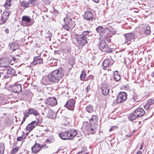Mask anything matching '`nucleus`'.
Returning <instances> with one entry per match:
<instances>
[{"label":"nucleus","mask_w":154,"mask_h":154,"mask_svg":"<svg viewBox=\"0 0 154 154\" xmlns=\"http://www.w3.org/2000/svg\"><path fill=\"white\" fill-rule=\"evenodd\" d=\"M96 30L100 34V38L102 39L100 45V49L102 51H106L105 45L106 42L105 40L106 38V29H104L101 26H99L96 28Z\"/></svg>","instance_id":"f257e3e1"},{"label":"nucleus","mask_w":154,"mask_h":154,"mask_svg":"<svg viewBox=\"0 0 154 154\" xmlns=\"http://www.w3.org/2000/svg\"><path fill=\"white\" fill-rule=\"evenodd\" d=\"M64 71L62 68H60L53 71L49 74L50 82L53 83H57L60 82L63 75Z\"/></svg>","instance_id":"f03ea898"},{"label":"nucleus","mask_w":154,"mask_h":154,"mask_svg":"<svg viewBox=\"0 0 154 154\" xmlns=\"http://www.w3.org/2000/svg\"><path fill=\"white\" fill-rule=\"evenodd\" d=\"M89 33L88 31H84L82 34H77L75 36V38L77 42V46L79 47H82L87 42V36L88 35Z\"/></svg>","instance_id":"7ed1b4c3"},{"label":"nucleus","mask_w":154,"mask_h":154,"mask_svg":"<svg viewBox=\"0 0 154 154\" xmlns=\"http://www.w3.org/2000/svg\"><path fill=\"white\" fill-rule=\"evenodd\" d=\"M145 113L144 110L143 108H140L130 113L128 116V118L129 120L132 122L136 119L143 116Z\"/></svg>","instance_id":"20e7f679"},{"label":"nucleus","mask_w":154,"mask_h":154,"mask_svg":"<svg viewBox=\"0 0 154 154\" xmlns=\"http://www.w3.org/2000/svg\"><path fill=\"white\" fill-rule=\"evenodd\" d=\"M97 116L96 115H92L91 118L90 122L91 123V127L90 128V130L92 131V134L95 133L96 129L98 126V125L96 123L97 121Z\"/></svg>","instance_id":"39448f33"},{"label":"nucleus","mask_w":154,"mask_h":154,"mask_svg":"<svg viewBox=\"0 0 154 154\" xmlns=\"http://www.w3.org/2000/svg\"><path fill=\"white\" fill-rule=\"evenodd\" d=\"M36 121H34L29 124L26 127V129L29 131H31L37 125L41 124L42 122L43 119L42 117L38 116L36 117Z\"/></svg>","instance_id":"423d86ee"},{"label":"nucleus","mask_w":154,"mask_h":154,"mask_svg":"<svg viewBox=\"0 0 154 154\" xmlns=\"http://www.w3.org/2000/svg\"><path fill=\"white\" fill-rule=\"evenodd\" d=\"M127 94L124 92H120L117 97L116 102L119 103L125 101L127 98Z\"/></svg>","instance_id":"0eeeda50"},{"label":"nucleus","mask_w":154,"mask_h":154,"mask_svg":"<svg viewBox=\"0 0 154 154\" xmlns=\"http://www.w3.org/2000/svg\"><path fill=\"white\" fill-rule=\"evenodd\" d=\"M45 147V148L48 147V146H46L45 144L41 145L39 143H36V141H35V144L32 147V151L33 153H36L40 151L42 148Z\"/></svg>","instance_id":"6e6552de"},{"label":"nucleus","mask_w":154,"mask_h":154,"mask_svg":"<svg viewBox=\"0 0 154 154\" xmlns=\"http://www.w3.org/2000/svg\"><path fill=\"white\" fill-rule=\"evenodd\" d=\"M4 70H6V73L7 74V75H5L4 76V77L5 79L9 78L11 76H14L15 75V70L9 65L6 67V68Z\"/></svg>","instance_id":"1a4fd4ad"},{"label":"nucleus","mask_w":154,"mask_h":154,"mask_svg":"<svg viewBox=\"0 0 154 154\" xmlns=\"http://www.w3.org/2000/svg\"><path fill=\"white\" fill-rule=\"evenodd\" d=\"M75 103V100L74 99H71L68 100L65 105V106L70 110H73Z\"/></svg>","instance_id":"9d476101"},{"label":"nucleus","mask_w":154,"mask_h":154,"mask_svg":"<svg viewBox=\"0 0 154 154\" xmlns=\"http://www.w3.org/2000/svg\"><path fill=\"white\" fill-rule=\"evenodd\" d=\"M134 36V34L132 32L128 33L125 34L124 37L125 39V44L130 41L132 40Z\"/></svg>","instance_id":"9b49d317"},{"label":"nucleus","mask_w":154,"mask_h":154,"mask_svg":"<svg viewBox=\"0 0 154 154\" xmlns=\"http://www.w3.org/2000/svg\"><path fill=\"white\" fill-rule=\"evenodd\" d=\"M9 14L8 12H4L2 15L0 19V24L5 23L8 18Z\"/></svg>","instance_id":"f8f14e48"},{"label":"nucleus","mask_w":154,"mask_h":154,"mask_svg":"<svg viewBox=\"0 0 154 154\" xmlns=\"http://www.w3.org/2000/svg\"><path fill=\"white\" fill-rule=\"evenodd\" d=\"M46 103L48 105L52 106H55L57 103L56 99L54 97L48 98Z\"/></svg>","instance_id":"ddd939ff"},{"label":"nucleus","mask_w":154,"mask_h":154,"mask_svg":"<svg viewBox=\"0 0 154 154\" xmlns=\"http://www.w3.org/2000/svg\"><path fill=\"white\" fill-rule=\"evenodd\" d=\"M11 91L15 93L20 92L22 90L21 86L19 85H13L11 86Z\"/></svg>","instance_id":"4468645a"},{"label":"nucleus","mask_w":154,"mask_h":154,"mask_svg":"<svg viewBox=\"0 0 154 154\" xmlns=\"http://www.w3.org/2000/svg\"><path fill=\"white\" fill-rule=\"evenodd\" d=\"M60 137L63 140L70 139L69 136V131L61 132L59 135Z\"/></svg>","instance_id":"2eb2a0df"},{"label":"nucleus","mask_w":154,"mask_h":154,"mask_svg":"<svg viewBox=\"0 0 154 154\" xmlns=\"http://www.w3.org/2000/svg\"><path fill=\"white\" fill-rule=\"evenodd\" d=\"M8 66L7 60L5 59H0V69H1L4 70Z\"/></svg>","instance_id":"dca6fc26"},{"label":"nucleus","mask_w":154,"mask_h":154,"mask_svg":"<svg viewBox=\"0 0 154 154\" xmlns=\"http://www.w3.org/2000/svg\"><path fill=\"white\" fill-rule=\"evenodd\" d=\"M84 17V19L92 21L93 17L92 14L91 12L88 11L85 13Z\"/></svg>","instance_id":"f3484780"},{"label":"nucleus","mask_w":154,"mask_h":154,"mask_svg":"<svg viewBox=\"0 0 154 154\" xmlns=\"http://www.w3.org/2000/svg\"><path fill=\"white\" fill-rule=\"evenodd\" d=\"M9 46L10 47L11 50L13 51H14L19 48V45L15 43H9Z\"/></svg>","instance_id":"a211bd4d"},{"label":"nucleus","mask_w":154,"mask_h":154,"mask_svg":"<svg viewBox=\"0 0 154 154\" xmlns=\"http://www.w3.org/2000/svg\"><path fill=\"white\" fill-rule=\"evenodd\" d=\"M56 116V114L54 111L49 110L47 115V117L51 119H53L55 118Z\"/></svg>","instance_id":"6ab92c4d"},{"label":"nucleus","mask_w":154,"mask_h":154,"mask_svg":"<svg viewBox=\"0 0 154 154\" xmlns=\"http://www.w3.org/2000/svg\"><path fill=\"white\" fill-rule=\"evenodd\" d=\"M22 20L24 23H26V24L25 26H29L30 25L29 23L31 20L29 17L27 16H23L22 17Z\"/></svg>","instance_id":"aec40b11"},{"label":"nucleus","mask_w":154,"mask_h":154,"mask_svg":"<svg viewBox=\"0 0 154 154\" xmlns=\"http://www.w3.org/2000/svg\"><path fill=\"white\" fill-rule=\"evenodd\" d=\"M49 82H50L49 74L47 76H44L43 77L42 81V84L46 85L48 84Z\"/></svg>","instance_id":"412c9836"},{"label":"nucleus","mask_w":154,"mask_h":154,"mask_svg":"<svg viewBox=\"0 0 154 154\" xmlns=\"http://www.w3.org/2000/svg\"><path fill=\"white\" fill-rule=\"evenodd\" d=\"M68 131H69V136L70 139L76 136L77 134V131L76 130L72 129Z\"/></svg>","instance_id":"4be33fe9"},{"label":"nucleus","mask_w":154,"mask_h":154,"mask_svg":"<svg viewBox=\"0 0 154 154\" xmlns=\"http://www.w3.org/2000/svg\"><path fill=\"white\" fill-rule=\"evenodd\" d=\"M118 73V72L117 71H115L113 73L114 79L116 81H118L120 79V76Z\"/></svg>","instance_id":"5701e85b"},{"label":"nucleus","mask_w":154,"mask_h":154,"mask_svg":"<svg viewBox=\"0 0 154 154\" xmlns=\"http://www.w3.org/2000/svg\"><path fill=\"white\" fill-rule=\"evenodd\" d=\"M150 33V27L149 26L147 25L144 29V33L145 35H149Z\"/></svg>","instance_id":"b1692460"},{"label":"nucleus","mask_w":154,"mask_h":154,"mask_svg":"<svg viewBox=\"0 0 154 154\" xmlns=\"http://www.w3.org/2000/svg\"><path fill=\"white\" fill-rule=\"evenodd\" d=\"M132 97L131 98H129L127 101V103L128 104V106H133L136 103Z\"/></svg>","instance_id":"393cba45"},{"label":"nucleus","mask_w":154,"mask_h":154,"mask_svg":"<svg viewBox=\"0 0 154 154\" xmlns=\"http://www.w3.org/2000/svg\"><path fill=\"white\" fill-rule=\"evenodd\" d=\"M71 20L72 19L70 17H66L63 19L64 23L66 24H70V22Z\"/></svg>","instance_id":"a878e982"},{"label":"nucleus","mask_w":154,"mask_h":154,"mask_svg":"<svg viewBox=\"0 0 154 154\" xmlns=\"http://www.w3.org/2000/svg\"><path fill=\"white\" fill-rule=\"evenodd\" d=\"M37 0H30L28 2L29 6L32 7L36 5Z\"/></svg>","instance_id":"bb28decb"},{"label":"nucleus","mask_w":154,"mask_h":154,"mask_svg":"<svg viewBox=\"0 0 154 154\" xmlns=\"http://www.w3.org/2000/svg\"><path fill=\"white\" fill-rule=\"evenodd\" d=\"M86 110L89 113H91L94 111V109L92 106L89 105L86 108Z\"/></svg>","instance_id":"cd10ccee"},{"label":"nucleus","mask_w":154,"mask_h":154,"mask_svg":"<svg viewBox=\"0 0 154 154\" xmlns=\"http://www.w3.org/2000/svg\"><path fill=\"white\" fill-rule=\"evenodd\" d=\"M5 149L4 144L0 143V154H3Z\"/></svg>","instance_id":"c85d7f7f"},{"label":"nucleus","mask_w":154,"mask_h":154,"mask_svg":"<svg viewBox=\"0 0 154 154\" xmlns=\"http://www.w3.org/2000/svg\"><path fill=\"white\" fill-rule=\"evenodd\" d=\"M70 27H71V26H70V24H66L64 23L63 25H62L63 28L67 31L69 30L70 29Z\"/></svg>","instance_id":"c756f323"},{"label":"nucleus","mask_w":154,"mask_h":154,"mask_svg":"<svg viewBox=\"0 0 154 154\" xmlns=\"http://www.w3.org/2000/svg\"><path fill=\"white\" fill-rule=\"evenodd\" d=\"M21 6L24 8H26L29 6L28 2L25 1H23L21 3Z\"/></svg>","instance_id":"7c9ffc66"},{"label":"nucleus","mask_w":154,"mask_h":154,"mask_svg":"<svg viewBox=\"0 0 154 154\" xmlns=\"http://www.w3.org/2000/svg\"><path fill=\"white\" fill-rule=\"evenodd\" d=\"M54 141V139L53 137H51L49 138L48 139L46 140V142L48 143H53Z\"/></svg>","instance_id":"2f4dec72"},{"label":"nucleus","mask_w":154,"mask_h":154,"mask_svg":"<svg viewBox=\"0 0 154 154\" xmlns=\"http://www.w3.org/2000/svg\"><path fill=\"white\" fill-rule=\"evenodd\" d=\"M100 89L101 90L103 94L104 95H105L106 94V87L105 85L104 86H102Z\"/></svg>","instance_id":"473e14b6"},{"label":"nucleus","mask_w":154,"mask_h":154,"mask_svg":"<svg viewBox=\"0 0 154 154\" xmlns=\"http://www.w3.org/2000/svg\"><path fill=\"white\" fill-rule=\"evenodd\" d=\"M43 60L42 58L40 59L39 60L37 61L36 62V61H33V64L35 65H36L37 64H40L42 63H43Z\"/></svg>","instance_id":"72a5a7b5"},{"label":"nucleus","mask_w":154,"mask_h":154,"mask_svg":"<svg viewBox=\"0 0 154 154\" xmlns=\"http://www.w3.org/2000/svg\"><path fill=\"white\" fill-rule=\"evenodd\" d=\"M11 0H7L4 5V7H5L7 6H9L11 5Z\"/></svg>","instance_id":"f704fd0d"},{"label":"nucleus","mask_w":154,"mask_h":154,"mask_svg":"<svg viewBox=\"0 0 154 154\" xmlns=\"http://www.w3.org/2000/svg\"><path fill=\"white\" fill-rule=\"evenodd\" d=\"M86 75V72L83 71L82 72L80 76V79L81 80H83L85 78V76Z\"/></svg>","instance_id":"c9c22d12"},{"label":"nucleus","mask_w":154,"mask_h":154,"mask_svg":"<svg viewBox=\"0 0 154 154\" xmlns=\"http://www.w3.org/2000/svg\"><path fill=\"white\" fill-rule=\"evenodd\" d=\"M106 63H107L108 66H111L113 63V61L112 59H106Z\"/></svg>","instance_id":"e433bc0d"},{"label":"nucleus","mask_w":154,"mask_h":154,"mask_svg":"<svg viewBox=\"0 0 154 154\" xmlns=\"http://www.w3.org/2000/svg\"><path fill=\"white\" fill-rule=\"evenodd\" d=\"M45 35L46 38H50L52 37V35L49 31H48L45 33Z\"/></svg>","instance_id":"4c0bfd02"},{"label":"nucleus","mask_w":154,"mask_h":154,"mask_svg":"<svg viewBox=\"0 0 154 154\" xmlns=\"http://www.w3.org/2000/svg\"><path fill=\"white\" fill-rule=\"evenodd\" d=\"M34 89H36L37 91L41 92H42V89L38 86L34 85L33 86Z\"/></svg>","instance_id":"58836bf2"},{"label":"nucleus","mask_w":154,"mask_h":154,"mask_svg":"<svg viewBox=\"0 0 154 154\" xmlns=\"http://www.w3.org/2000/svg\"><path fill=\"white\" fill-rule=\"evenodd\" d=\"M19 148L18 146L14 148L11 151L12 154H14L17 152L19 150Z\"/></svg>","instance_id":"ea45409f"},{"label":"nucleus","mask_w":154,"mask_h":154,"mask_svg":"<svg viewBox=\"0 0 154 154\" xmlns=\"http://www.w3.org/2000/svg\"><path fill=\"white\" fill-rule=\"evenodd\" d=\"M132 98H133V99L134 100L135 103L139 101L138 96L137 95H133L132 97Z\"/></svg>","instance_id":"a19ab883"},{"label":"nucleus","mask_w":154,"mask_h":154,"mask_svg":"<svg viewBox=\"0 0 154 154\" xmlns=\"http://www.w3.org/2000/svg\"><path fill=\"white\" fill-rule=\"evenodd\" d=\"M26 138V136H24V137H23V136H21L18 137L17 138V140L18 141H22Z\"/></svg>","instance_id":"79ce46f5"},{"label":"nucleus","mask_w":154,"mask_h":154,"mask_svg":"<svg viewBox=\"0 0 154 154\" xmlns=\"http://www.w3.org/2000/svg\"><path fill=\"white\" fill-rule=\"evenodd\" d=\"M106 32H109V33L110 35H111V34L114 35V34H115V33H116L115 31L110 30L108 28L106 27Z\"/></svg>","instance_id":"37998d69"},{"label":"nucleus","mask_w":154,"mask_h":154,"mask_svg":"<svg viewBox=\"0 0 154 154\" xmlns=\"http://www.w3.org/2000/svg\"><path fill=\"white\" fill-rule=\"evenodd\" d=\"M41 54H40L37 57H34V61H36V62L39 60L40 59H41V58H42L41 57Z\"/></svg>","instance_id":"c03bdc74"},{"label":"nucleus","mask_w":154,"mask_h":154,"mask_svg":"<svg viewBox=\"0 0 154 154\" xmlns=\"http://www.w3.org/2000/svg\"><path fill=\"white\" fill-rule=\"evenodd\" d=\"M147 103L149 106H151L154 103V100L153 99H150L149 100Z\"/></svg>","instance_id":"a18cd8bd"},{"label":"nucleus","mask_w":154,"mask_h":154,"mask_svg":"<svg viewBox=\"0 0 154 154\" xmlns=\"http://www.w3.org/2000/svg\"><path fill=\"white\" fill-rule=\"evenodd\" d=\"M112 51V48L109 47L106 45V53H111Z\"/></svg>","instance_id":"49530a36"},{"label":"nucleus","mask_w":154,"mask_h":154,"mask_svg":"<svg viewBox=\"0 0 154 154\" xmlns=\"http://www.w3.org/2000/svg\"><path fill=\"white\" fill-rule=\"evenodd\" d=\"M28 92L27 91H24L22 93V95L23 97H25L27 96Z\"/></svg>","instance_id":"de8ad7c7"},{"label":"nucleus","mask_w":154,"mask_h":154,"mask_svg":"<svg viewBox=\"0 0 154 154\" xmlns=\"http://www.w3.org/2000/svg\"><path fill=\"white\" fill-rule=\"evenodd\" d=\"M118 129V127L116 126H112L111 128L109 129V131H112L116 129Z\"/></svg>","instance_id":"09e8293b"},{"label":"nucleus","mask_w":154,"mask_h":154,"mask_svg":"<svg viewBox=\"0 0 154 154\" xmlns=\"http://www.w3.org/2000/svg\"><path fill=\"white\" fill-rule=\"evenodd\" d=\"M35 109H34L30 108L29 110V111L30 114H33V113Z\"/></svg>","instance_id":"8fccbe9b"},{"label":"nucleus","mask_w":154,"mask_h":154,"mask_svg":"<svg viewBox=\"0 0 154 154\" xmlns=\"http://www.w3.org/2000/svg\"><path fill=\"white\" fill-rule=\"evenodd\" d=\"M30 114V113L29 112V111L28 112H26L24 114V118H25L26 119V118L27 117H28L29 115Z\"/></svg>","instance_id":"3c124183"},{"label":"nucleus","mask_w":154,"mask_h":154,"mask_svg":"<svg viewBox=\"0 0 154 154\" xmlns=\"http://www.w3.org/2000/svg\"><path fill=\"white\" fill-rule=\"evenodd\" d=\"M33 114L35 116H39V113L38 112H37V111L35 109Z\"/></svg>","instance_id":"603ef678"},{"label":"nucleus","mask_w":154,"mask_h":154,"mask_svg":"<svg viewBox=\"0 0 154 154\" xmlns=\"http://www.w3.org/2000/svg\"><path fill=\"white\" fill-rule=\"evenodd\" d=\"M3 100V99L2 98H0V104H5L6 103V102H5Z\"/></svg>","instance_id":"864d4df0"},{"label":"nucleus","mask_w":154,"mask_h":154,"mask_svg":"<svg viewBox=\"0 0 154 154\" xmlns=\"http://www.w3.org/2000/svg\"><path fill=\"white\" fill-rule=\"evenodd\" d=\"M149 106L147 103L144 106V108L146 110H148L149 108Z\"/></svg>","instance_id":"5fc2aeb1"},{"label":"nucleus","mask_w":154,"mask_h":154,"mask_svg":"<svg viewBox=\"0 0 154 154\" xmlns=\"http://www.w3.org/2000/svg\"><path fill=\"white\" fill-rule=\"evenodd\" d=\"M105 61H106L105 60H104V61L103 62V66L104 67H103V68L104 70H105L106 69V66H105V64L106 63Z\"/></svg>","instance_id":"6e6d98bb"},{"label":"nucleus","mask_w":154,"mask_h":154,"mask_svg":"<svg viewBox=\"0 0 154 154\" xmlns=\"http://www.w3.org/2000/svg\"><path fill=\"white\" fill-rule=\"evenodd\" d=\"M90 89V86L88 85L86 88V90L87 91V92L88 93V92L89 90Z\"/></svg>","instance_id":"4d7b16f0"},{"label":"nucleus","mask_w":154,"mask_h":154,"mask_svg":"<svg viewBox=\"0 0 154 154\" xmlns=\"http://www.w3.org/2000/svg\"><path fill=\"white\" fill-rule=\"evenodd\" d=\"M26 119L24 118H23V119L21 122V124H23V122H25V120H26Z\"/></svg>","instance_id":"13d9d810"},{"label":"nucleus","mask_w":154,"mask_h":154,"mask_svg":"<svg viewBox=\"0 0 154 154\" xmlns=\"http://www.w3.org/2000/svg\"><path fill=\"white\" fill-rule=\"evenodd\" d=\"M124 88H125L126 89H128V85H125L124 86Z\"/></svg>","instance_id":"bf43d9fd"},{"label":"nucleus","mask_w":154,"mask_h":154,"mask_svg":"<svg viewBox=\"0 0 154 154\" xmlns=\"http://www.w3.org/2000/svg\"><path fill=\"white\" fill-rule=\"evenodd\" d=\"M151 76L152 77H154V71L151 72Z\"/></svg>","instance_id":"052dcab7"},{"label":"nucleus","mask_w":154,"mask_h":154,"mask_svg":"<svg viewBox=\"0 0 154 154\" xmlns=\"http://www.w3.org/2000/svg\"><path fill=\"white\" fill-rule=\"evenodd\" d=\"M131 135L130 134H127L126 135V136L128 137H130L131 136Z\"/></svg>","instance_id":"680f3d73"},{"label":"nucleus","mask_w":154,"mask_h":154,"mask_svg":"<svg viewBox=\"0 0 154 154\" xmlns=\"http://www.w3.org/2000/svg\"><path fill=\"white\" fill-rule=\"evenodd\" d=\"M136 154H142L141 151H138L137 153Z\"/></svg>","instance_id":"e2e57ef3"},{"label":"nucleus","mask_w":154,"mask_h":154,"mask_svg":"<svg viewBox=\"0 0 154 154\" xmlns=\"http://www.w3.org/2000/svg\"><path fill=\"white\" fill-rule=\"evenodd\" d=\"M128 55H132V53H131V51H129L128 52Z\"/></svg>","instance_id":"0e129e2a"},{"label":"nucleus","mask_w":154,"mask_h":154,"mask_svg":"<svg viewBox=\"0 0 154 154\" xmlns=\"http://www.w3.org/2000/svg\"><path fill=\"white\" fill-rule=\"evenodd\" d=\"M5 32L7 33H8L9 32V30L8 29H6L5 30Z\"/></svg>","instance_id":"69168bd1"},{"label":"nucleus","mask_w":154,"mask_h":154,"mask_svg":"<svg viewBox=\"0 0 154 154\" xmlns=\"http://www.w3.org/2000/svg\"><path fill=\"white\" fill-rule=\"evenodd\" d=\"M106 41H107L109 43L111 41V39L108 38L107 40L106 39Z\"/></svg>","instance_id":"338daca9"},{"label":"nucleus","mask_w":154,"mask_h":154,"mask_svg":"<svg viewBox=\"0 0 154 154\" xmlns=\"http://www.w3.org/2000/svg\"><path fill=\"white\" fill-rule=\"evenodd\" d=\"M84 151H81L79 152L78 154H83Z\"/></svg>","instance_id":"774afa93"}]
</instances>
